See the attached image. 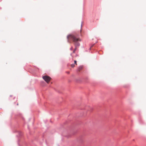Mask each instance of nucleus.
<instances>
[{
    "label": "nucleus",
    "mask_w": 146,
    "mask_h": 146,
    "mask_svg": "<svg viewBox=\"0 0 146 146\" xmlns=\"http://www.w3.org/2000/svg\"><path fill=\"white\" fill-rule=\"evenodd\" d=\"M68 41L72 40L74 43L75 47H77L80 45V44L78 41H81V39L77 35H70L67 37Z\"/></svg>",
    "instance_id": "f257e3e1"
},
{
    "label": "nucleus",
    "mask_w": 146,
    "mask_h": 146,
    "mask_svg": "<svg viewBox=\"0 0 146 146\" xmlns=\"http://www.w3.org/2000/svg\"><path fill=\"white\" fill-rule=\"evenodd\" d=\"M42 78L47 83H48L51 79V78L49 76H43Z\"/></svg>",
    "instance_id": "f03ea898"
},
{
    "label": "nucleus",
    "mask_w": 146,
    "mask_h": 146,
    "mask_svg": "<svg viewBox=\"0 0 146 146\" xmlns=\"http://www.w3.org/2000/svg\"><path fill=\"white\" fill-rule=\"evenodd\" d=\"M82 66H79L78 68V70L79 71H80L81 70H82Z\"/></svg>",
    "instance_id": "7ed1b4c3"
},
{
    "label": "nucleus",
    "mask_w": 146,
    "mask_h": 146,
    "mask_svg": "<svg viewBox=\"0 0 146 146\" xmlns=\"http://www.w3.org/2000/svg\"><path fill=\"white\" fill-rule=\"evenodd\" d=\"M77 47H75V48L74 50V51H73V53H75V51L76 50V49H77Z\"/></svg>",
    "instance_id": "20e7f679"
},
{
    "label": "nucleus",
    "mask_w": 146,
    "mask_h": 146,
    "mask_svg": "<svg viewBox=\"0 0 146 146\" xmlns=\"http://www.w3.org/2000/svg\"><path fill=\"white\" fill-rule=\"evenodd\" d=\"M71 67L73 68L75 66V65L74 64H72L71 65Z\"/></svg>",
    "instance_id": "39448f33"
},
{
    "label": "nucleus",
    "mask_w": 146,
    "mask_h": 146,
    "mask_svg": "<svg viewBox=\"0 0 146 146\" xmlns=\"http://www.w3.org/2000/svg\"><path fill=\"white\" fill-rule=\"evenodd\" d=\"M74 64H76V65H77V61H76L74 60Z\"/></svg>",
    "instance_id": "423d86ee"
},
{
    "label": "nucleus",
    "mask_w": 146,
    "mask_h": 146,
    "mask_svg": "<svg viewBox=\"0 0 146 146\" xmlns=\"http://www.w3.org/2000/svg\"><path fill=\"white\" fill-rule=\"evenodd\" d=\"M72 48H72V47L70 48V49L71 50H72Z\"/></svg>",
    "instance_id": "0eeeda50"
}]
</instances>
